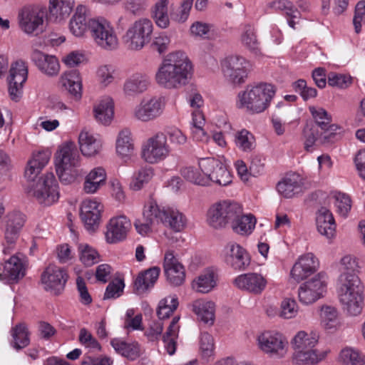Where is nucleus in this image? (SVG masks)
<instances>
[{
  "instance_id": "f257e3e1",
  "label": "nucleus",
  "mask_w": 365,
  "mask_h": 365,
  "mask_svg": "<svg viewBox=\"0 0 365 365\" xmlns=\"http://www.w3.org/2000/svg\"><path fill=\"white\" fill-rule=\"evenodd\" d=\"M192 76V65L182 51L168 54L155 73L157 83L166 89H178L187 84Z\"/></svg>"
},
{
  "instance_id": "f03ea898",
  "label": "nucleus",
  "mask_w": 365,
  "mask_h": 365,
  "mask_svg": "<svg viewBox=\"0 0 365 365\" xmlns=\"http://www.w3.org/2000/svg\"><path fill=\"white\" fill-rule=\"evenodd\" d=\"M276 93L274 86L267 83L248 85L237 95V106L255 114L267 110Z\"/></svg>"
},
{
  "instance_id": "7ed1b4c3",
  "label": "nucleus",
  "mask_w": 365,
  "mask_h": 365,
  "mask_svg": "<svg viewBox=\"0 0 365 365\" xmlns=\"http://www.w3.org/2000/svg\"><path fill=\"white\" fill-rule=\"evenodd\" d=\"M319 334L317 331L309 332L299 331L293 337L291 344L295 354L294 359L297 364L315 365L326 359L329 350H319L314 347L319 342Z\"/></svg>"
},
{
  "instance_id": "20e7f679",
  "label": "nucleus",
  "mask_w": 365,
  "mask_h": 365,
  "mask_svg": "<svg viewBox=\"0 0 365 365\" xmlns=\"http://www.w3.org/2000/svg\"><path fill=\"white\" fill-rule=\"evenodd\" d=\"M242 213V206L231 200H222L210 206L207 214L208 225L222 229L232 222Z\"/></svg>"
},
{
  "instance_id": "39448f33",
  "label": "nucleus",
  "mask_w": 365,
  "mask_h": 365,
  "mask_svg": "<svg viewBox=\"0 0 365 365\" xmlns=\"http://www.w3.org/2000/svg\"><path fill=\"white\" fill-rule=\"evenodd\" d=\"M34 181V180H33ZM29 195L34 197L38 203L49 206L57 202L59 197L58 183L53 173H47L33 182L27 190Z\"/></svg>"
},
{
  "instance_id": "423d86ee",
  "label": "nucleus",
  "mask_w": 365,
  "mask_h": 365,
  "mask_svg": "<svg viewBox=\"0 0 365 365\" xmlns=\"http://www.w3.org/2000/svg\"><path fill=\"white\" fill-rule=\"evenodd\" d=\"M153 23L147 18L135 21L127 29L123 39L128 49L139 51L148 43L153 33Z\"/></svg>"
},
{
  "instance_id": "0eeeda50",
  "label": "nucleus",
  "mask_w": 365,
  "mask_h": 365,
  "mask_svg": "<svg viewBox=\"0 0 365 365\" xmlns=\"http://www.w3.org/2000/svg\"><path fill=\"white\" fill-rule=\"evenodd\" d=\"M166 107V99L162 96L145 97L132 110V116L143 123L153 121L161 117Z\"/></svg>"
},
{
  "instance_id": "6e6552de",
  "label": "nucleus",
  "mask_w": 365,
  "mask_h": 365,
  "mask_svg": "<svg viewBox=\"0 0 365 365\" xmlns=\"http://www.w3.org/2000/svg\"><path fill=\"white\" fill-rule=\"evenodd\" d=\"M47 9L41 6H28L19 13V22L21 29L27 34L38 35L43 31L44 19Z\"/></svg>"
},
{
  "instance_id": "1a4fd4ad",
  "label": "nucleus",
  "mask_w": 365,
  "mask_h": 365,
  "mask_svg": "<svg viewBox=\"0 0 365 365\" xmlns=\"http://www.w3.org/2000/svg\"><path fill=\"white\" fill-rule=\"evenodd\" d=\"M89 31L96 43L106 50H114L118 46L117 36L110 24L103 18L90 21Z\"/></svg>"
},
{
  "instance_id": "9d476101",
  "label": "nucleus",
  "mask_w": 365,
  "mask_h": 365,
  "mask_svg": "<svg viewBox=\"0 0 365 365\" xmlns=\"http://www.w3.org/2000/svg\"><path fill=\"white\" fill-rule=\"evenodd\" d=\"M170 152L167 135L164 133L158 132L143 144L142 157L148 163H156L165 159Z\"/></svg>"
},
{
  "instance_id": "9b49d317",
  "label": "nucleus",
  "mask_w": 365,
  "mask_h": 365,
  "mask_svg": "<svg viewBox=\"0 0 365 365\" xmlns=\"http://www.w3.org/2000/svg\"><path fill=\"white\" fill-rule=\"evenodd\" d=\"M327 277L320 272L302 283L298 288V298L303 304H311L322 298L326 292Z\"/></svg>"
},
{
  "instance_id": "f8f14e48",
  "label": "nucleus",
  "mask_w": 365,
  "mask_h": 365,
  "mask_svg": "<svg viewBox=\"0 0 365 365\" xmlns=\"http://www.w3.org/2000/svg\"><path fill=\"white\" fill-rule=\"evenodd\" d=\"M68 277L65 268L49 264L41 275V282L46 292L58 295L64 290Z\"/></svg>"
},
{
  "instance_id": "ddd939ff",
  "label": "nucleus",
  "mask_w": 365,
  "mask_h": 365,
  "mask_svg": "<svg viewBox=\"0 0 365 365\" xmlns=\"http://www.w3.org/2000/svg\"><path fill=\"white\" fill-rule=\"evenodd\" d=\"M199 168L207 178V185L213 182L220 186H226L232 182V175L226 167L218 160L211 158L199 161Z\"/></svg>"
},
{
  "instance_id": "4468645a",
  "label": "nucleus",
  "mask_w": 365,
  "mask_h": 365,
  "mask_svg": "<svg viewBox=\"0 0 365 365\" xmlns=\"http://www.w3.org/2000/svg\"><path fill=\"white\" fill-rule=\"evenodd\" d=\"M248 63L240 56H230L222 63V69L226 80L232 85L245 83L247 77Z\"/></svg>"
},
{
  "instance_id": "2eb2a0df",
  "label": "nucleus",
  "mask_w": 365,
  "mask_h": 365,
  "mask_svg": "<svg viewBox=\"0 0 365 365\" xmlns=\"http://www.w3.org/2000/svg\"><path fill=\"white\" fill-rule=\"evenodd\" d=\"M25 222L26 216L20 212H13L7 215L4 233L3 251H9L17 248L16 244Z\"/></svg>"
},
{
  "instance_id": "dca6fc26",
  "label": "nucleus",
  "mask_w": 365,
  "mask_h": 365,
  "mask_svg": "<svg viewBox=\"0 0 365 365\" xmlns=\"http://www.w3.org/2000/svg\"><path fill=\"white\" fill-rule=\"evenodd\" d=\"M27 76V66L23 61H16L11 65L7 81L9 96L13 101H18L20 99Z\"/></svg>"
},
{
  "instance_id": "f3484780",
  "label": "nucleus",
  "mask_w": 365,
  "mask_h": 365,
  "mask_svg": "<svg viewBox=\"0 0 365 365\" xmlns=\"http://www.w3.org/2000/svg\"><path fill=\"white\" fill-rule=\"evenodd\" d=\"M130 220L125 215L111 218L106 226V241L108 244H117L124 241L131 230Z\"/></svg>"
},
{
  "instance_id": "a211bd4d",
  "label": "nucleus",
  "mask_w": 365,
  "mask_h": 365,
  "mask_svg": "<svg viewBox=\"0 0 365 365\" xmlns=\"http://www.w3.org/2000/svg\"><path fill=\"white\" fill-rule=\"evenodd\" d=\"M163 268L169 284L173 287L182 285L185 280V270L173 252H166Z\"/></svg>"
},
{
  "instance_id": "6ab92c4d",
  "label": "nucleus",
  "mask_w": 365,
  "mask_h": 365,
  "mask_svg": "<svg viewBox=\"0 0 365 365\" xmlns=\"http://www.w3.org/2000/svg\"><path fill=\"white\" fill-rule=\"evenodd\" d=\"M158 222L170 227L175 232L182 231L186 226L187 219L178 210L170 207H162L156 203Z\"/></svg>"
},
{
  "instance_id": "aec40b11",
  "label": "nucleus",
  "mask_w": 365,
  "mask_h": 365,
  "mask_svg": "<svg viewBox=\"0 0 365 365\" xmlns=\"http://www.w3.org/2000/svg\"><path fill=\"white\" fill-rule=\"evenodd\" d=\"M319 259L313 252L302 255L291 270V277L297 282H300L314 272L319 267Z\"/></svg>"
},
{
  "instance_id": "412c9836",
  "label": "nucleus",
  "mask_w": 365,
  "mask_h": 365,
  "mask_svg": "<svg viewBox=\"0 0 365 365\" xmlns=\"http://www.w3.org/2000/svg\"><path fill=\"white\" fill-rule=\"evenodd\" d=\"M26 261L17 255L11 256L5 262L0 281L6 284L17 282L26 273Z\"/></svg>"
},
{
  "instance_id": "4be33fe9",
  "label": "nucleus",
  "mask_w": 365,
  "mask_h": 365,
  "mask_svg": "<svg viewBox=\"0 0 365 365\" xmlns=\"http://www.w3.org/2000/svg\"><path fill=\"white\" fill-rule=\"evenodd\" d=\"M287 344L285 338L279 332L267 331L257 336L259 349L266 354H279Z\"/></svg>"
},
{
  "instance_id": "5701e85b",
  "label": "nucleus",
  "mask_w": 365,
  "mask_h": 365,
  "mask_svg": "<svg viewBox=\"0 0 365 365\" xmlns=\"http://www.w3.org/2000/svg\"><path fill=\"white\" fill-rule=\"evenodd\" d=\"M31 59L38 69L47 76H56L60 71L59 61L53 55L35 49L31 54Z\"/></svg>"
},
{
  "instance_id": "b1692460",
  "label": "nucleus",
  "mask_w": 365,
  "mask_h": 365,
  "mask_svg": "<svg viewBox=\"0 0 365 365\" xmlns=\"http://www.w3.org/2000/svg\"><path fill=\"white\" fill-rule=\"evenodd\" d=\"M80 160L79 152L73 142L63 144L56 153V166L78 168Z\"/></svg>"
},
{
  "instance_id": "393cba45",
  "label": "nucleus",
  "mask_w": 365,
  "mask_h": 365,
  "mask_svg": "<svg viewBox=\"0 0 365 365\" xmlns=\"http://www.w3.org/2000/svg\"><path fill=\"white\" fill-rule=\"evenodd\" d=\"M102 207L101 204L96 200H85L82 202L81 217L88 230L94 231L98 228Z\"/></svg>"
},
{
  "instance_id": "a878e982",
  "label": "nucleus",
  "mask_w": 365,
  "mask_h": 365,
  "mask_svg": "<svg viewBox=\"0 0 365 365\" xmlns=\"http://www.w3.org/2000/svg\"><path fill=\"white\" fill-rule=\"evenodd\" d=\"M267 283L266 279L257 273L242 274L234 279V284L237 288L255 294L262 293Z\"/></svg>"
},
{
  "instance_id": "bb28decb",
  "label": "nucleus",
  "mask_w": 365,
  "mask_h": 365,
  "mask_svg": "<svg viewBox=\"0 0 365 365\" xmlns=\"http://www.w3.org/2000/svg\"><path fill=\"white\" fill-rule=\"evenodd\" d=\"M88 10L83 5H78L69 22V30L76 37L83 36L89 30Z\"/></svg>"
},
{
  "instance_id": "cd10ccee",
  "label": "nucleus",
  "mask_w": 365,
  "mask_h": 365,
  "mask_svg": "<svg viewBox=\"0 0 365 365\" xmlns=\"http://www.w3.org/2000/svg\"><path fill=\"white\" fill-rule=\"evenodd\" d=\"M343 312L351 317L361 314L364 307L362 292L338 294Z\"/></svg>"
},
{
  "instance_id": "c85d7f7f",
  "label": "nucleus",
  "mask_w": 365,
  "mask_h": 365,
  "mask_svg": "<svg viewBox=\"0 0 365 365\" xmlns=\"http://www.w3.org/2000/svg\"><path fill=\"white\" fill-rule=\"evenodd\" d=\"M158 217L156 202L151 199L144 206L143 217L135 221L134 226L135 230L141 235L148 234L151 231L154 222H158Z\"/></svg>"
},
{
  "instance_id": "c756f323",
  "label": "nucleus",
  "mask_w": 365,
  "mask_h": 365,
  "mask_svg": "<svg viewBox=\"0 0 365 365\" xmlns=\"http://www.w3.org/2000/svg\"><path fill=\"white\" fill-rule=\"evenodd\" d=\"M160 269L158 267H153L140 272L134 281V290L138 294L145 293L152 288L157 282Z\"/></svg>"
},
{
  "instance_id": "7c9ffc66",
  "label": "nucleus",
  "mask_w": 365,
  "mask_h": 365,
  "mask_svg": "<svg viewBox=\"0 0 365 365\" xmlns=\"http://www.w3.org/2000/svg\"><path fill=\"white\" fill-rule=\"evenodd\" d=\"M150 85V78L144 73H135L128 78L123 85L126 96H135L144 93Z\"/></svg>"
},
{
  "instance_id": "2f4dec72",
  "label": "nucleus",
  "mask_w": 365,
  "mask_h": 365,
  "mask_svg": "<svg viewBox=\"0 0 365 365\" xmlns=\"http://www.w3.org/2000/svg\"><path fill=\"white\" fill-rule=\"evenodd\" d=\"M317 227L318 232L327 238L335 234L336 225L332 213L327 207H321L317 214Z\"/></svg>"
},
{
  "instance_id": "473e14b6",
  "label": "nucleus",
  "mask_w": 365,
  "mask_h": 365,
  "mask_svg": "<svg viewBox=\"0 0 365 365\" xmlns=\"http://www.w3.org/2000/svg\"><path fill=\"white\" fill-rule=\"evenodd\" d=\"M361 280L356 273L342 272L336 282L337 294L362 292Z\"/></svg>"
},
{
  "instance_id": "72a5a7b5",
  "label": "nucleus",
  "mask_w": 365,
  "mask_h": 365,
  "mask_svg": "<svg viewBox=\"0 0 365 365\" xmlns=\"http://www.w3.org/2000/svg\"><path fill=\"white\" fill-rule=\"evenodd\" d=\"M114 350L129 360L134 361L141 354L140 344L137 341L126 342L120 338H114L110 341Z\"/></svg>"
},
{
  "instance_id": "f704fd0d",
  "label": "nucleus",
  "mask_w": 365,
  "mask_h": 365,
  "mask_svg": "<svg viewBox=\"0 0 365 365\" xmlns=\"http://www.w3.org/2000/svg\"><path fill=\"white\" fill-rule=\"evenodd\" d=\"M96 121L102 125H109L114 115V103L112 98L106 97L101 99L93 108Z\"/></svg>"
},
{
  "instance_id": "c9c22d12",
  "label": "nucleus",
  "mask_w": 365,
  "mask_h": 365,
  "mask_svg": "<svg viewBox=\"0 0 365 365\" xmlns=\"http://www.w3.org/2000/svg\"><path fill=\"white\" fill-rule=\"evenodd\" d=\"M302 179L297 174H292L285 177L277 185L278 192L286 198H291L302 189Z\"/></svg>"
},
{
  "instance_id": "e433bc0d",
  "label": "nucleus",
  "mask_w": 365,
  "mask_h": 365,
  "mask_svg": "<svg viewBox=\"0 0 365 365\" xmlns=\"http://www.w3.org/2000/svg\"><path fill=\"white\" fill-rule=\"evenodd\" d=\"M74 3V0H49L48 18L58 21L68 16Z\"/></svg>"
},
{
  "instance_id": "4c0bfd02",
  "label": "nucleus",
  "mask_w": 365,
  "mask_h": 365,
  "mask_svg": "<svg viewBox=\"0 0 365 365\" xmlns=\"http://www.w3.org/2000/svg\"><path fill=\"white\" fill-rule=\"evenodd\" d=\"M106 179V173L103 168L93 169L86 177L83 190L88 194L95 193L105 184Z\"/></svg>"
},
{
  "instance_id": "58836bf2",
  "label": "nucleus",
  "mask_w": 365,
  "mask_h": 365,
  "mask_svg": "<svg viewBox=\"0 0 365 365\" xmlns=\"http://www.w3.org/2000/svg\"><path fill=\"white\" fill-rule=\"evenodd\" d=\"M63 87L76 99L81 97V78L76 69L66 71L61 77Z\"/></svg>"
},
{
  "instance_id": "ea45409f",
  "label": "nucleus",
  "mask_w": 365,
  "mask_h": 365,
  "mask_svg": "<svg viewBox=\"0 0 365 365\" xmlns=\"http://www.w3.org/2000/svg\"><path fill=\"white\" fill-rule=\"evenodd\" d=\"M192 311L205 324H213L215 321V304L210 301L198 299L192 304Z\"/></svg>"
},
{
  "instance_id": "a19ab883",
  "label": "nucleus",
  "mask_w": 365,
  "mask_h": 365,
  "mask_svg": "<svg viewBox=\"0 0 365 365\" xmlns=\"http://www.w3.org/2000/svg\"><path fill=\"white\" fill-rule=\"evenodd\" d=\"M49 159L50 154L48 152L42 151L34 154L32 159L28 163L25 170V177L29 180H34L48 163Z\"/></svg>"
},
{
  "instance_id": "79ce46f5",
  "label": "nucleus",
  "mask_w": 365,
  "mask_h": 365,
  "mask_svg": "<svg viewBox=\"0 0 365 365\" xmlns=\"http://www.w3.org/2000/svg\"><path fill=\"white\" fill-rule=\"evenodd\" d=\"M257 220L252 214L244 215L242 213L231 223L232 230L242 236L250 235L255 227Z\"/></svg>"
},
{
  "instance_id": "37998d69",
  "label": "nucleus",
  "mask_w": 365,
  "mask_h": 365,
  "mask_svg": "<svg viewBox=\"0 0 365 365\" xmlns=\"http://www.w3.org/2000/svg\"><path fill=\"white\" fill-rule=\"evenodd\" d=\"M78 141L82 154L87 156L96 155L102 147L100 139L96 138L92 134L85 130L80 133Z\"/></svg>"
},
{
  "instance_id": "c03bdc74",
  "label": "nucleus",
  "mask_w": 365,
  "mask_h": 365,
  "mask_svg": "<svg viewBox=\"0 0 365 365\" xmlns=\"http://www.w3.org/2000/svg\"><path fill=\"white\" fill-rule=\"evenodd\" d=\"M11 346L16 350L26 347L30 344V332L25 323H19L11 328Z\"/></svg>"
},
{
  "instance_id": "a18cd8bd",
  "label": "nucleus",
  "mask_w": 365,
  "mask_h": 365,
  "mask_svg": "<svg viewBox=\"0 0 365 365\" xmlns=\"http://www.w3.org/2000/svg\"><path fill=\"white\" fill-rule=\"evenodd\" d=\"M115 148L118 155L121 158L130 157L133 154L134 144L130 130L125 128L118 133Z\"/></svg>"
},
{
  "instance_id": "49530a36",
  "label": "nucleus",
  "mask_w": 365,
  "mask_h": 365,
  "mask_svg": "<svg viewBox=\"0 0 365 365\" xmlns=\"http://www.w3.org/2000/svg\"><path fill=\"white\" fill-rule=\"evenodd\" d=\"M179 319V317L173 318L166 332L162 337L165 347L170 355L174 354L176 350V339L178 337L180 329L178 325Z\"/></svg>"
},
{
  "instance_id": "de8ad7c7",
  "label": "nucleus",
  "mask_w": 365,
  "mask_h": 365,
  "mask_svg": "<svg viewBox=\"0 0 365 365\" xmlns=\"http://www.w3.org/2000/svg\"><path fill=\"white\" fill-rule=\"evenodd\" d=\"M223 258L227 265L238 271L246 269L251 260L248 252H226Z\"/></svg>"
},
{
  "instance_id": "09e8293b",
  "label": "nucleus",
  "mask_w": 365,
  "mask_h": 365,
  "mask_svg": "<svg viewBox=\"0 0 365 365\" xmlns=\"http://www.w3.org/2000/svg\"><path fill=\"white\" fill-rule=\"evenodd\" d=\"M216 285V276L212 270L208 269L200 274L192 282V288L197 292L207 293Z\"/></svg>"
},
{
  "instance_id": "8fccbe9b",
  "label": "nucleus",
  "mask_w": 365,
  "mask_h": 365,
  "mask_svg": "<svg viewBox=\"0 0 365 365\" xmlns=\"http://www.w3.org/2000/svg\"><path fill=\"white\" fill-rule=\"evenodd\" d=\"M154 176V170L151 167H144L135 172L130 182V188L134 191L141 190Z\"/></svg>"
},
{
  "instance_id": "3c124183",
  "label": "nucleus",
  "mask_w": 365,
  "mask_h": 365,
  "mask_svg": "<svg viewBox=\"0 0 365 365\" xmlns=\"http://www.w3.org/2000/svg\"><path fill=\"white\" fill-rule=\"evenodd\" d=\"M321 323L327 330L336 329L339 325L338 312L331 306H323L321 309Z\"/></svg>"
},
{
  "instance_id": "603ef678",
  "label": "nucleus",
  "mask_w": 365,
  "mask_h": 365,
  "mask_svg": "<svg viewBox=\"0 0 365 365\" xmlns=\"http://www.w3.org/2000/svg\"><path fill=\"white\" fill-rule=\"evenodd\" d=\"M339 362L341 365H364L365 360L359 350L345 347L339 354Z\"/></svg>"
},
{
  "instance_id": "864d4df0",
  "label": "nucleus",
  "mask_w": 365,
  "mask_h": 365,
  "mask_svg": "<svg viewBox=\"0 0 365 365\" xmlns=\"http://www.w3.org/2000/svg\"><path fill=\"white\" fill-rule=\"evenodd\" d=\"M179 304L178 297L174 296H168L162 299L158 306L157 315L159 319H165L170 317V316L178 308Z\"/></svg>"
},
{
  "instance_id": "5fc2aeb1",
  "label": "nucleus",
  "mask_w": 365,
  "mask_h": 365,
  "mask_svg": "<svg viewBox=\"0 0 365 365\" xmlns=\"http://www.w3.org/2000/svg\"><path fill=\"white\" fill-rule=\"evenodd\" d=\"M168 0H160L154 6L153 18L156 24L163 29L167 28L170 24L169 16L168 14Z\"/></svg>"
},
{
  "instance_id": "6e6d98bb",
  "label": "nucleus",
  "mask_w": 365,
  "mask_h": 365,
  "mask_svg": "<svg viewBox=\"0 0 365 365\" xmlns=\"http://www.w3.org/2000/svg\"><path fill=\"white\" fill-rule=\"evenodd\" d=\"M309 110L315 120V123L314 124L317 125L318 128H319L322 130L327 131L333 126L331 125V116L324 108H317L314 106H310Z\"/></svg>"
},
{
  "instance_id": "4d7b16f0",
  "label": "nucleus",
  "mask_w": 365,
  "mask_h": 365,
  "mask_svg": "<svg viewBox=\"0 0 365 365\" xmlns=\"http://www.w3.org/2000/svg\"><path fill=\"white\" fill-rule=\"evenodd\" d=\"M194 0H182L180 6L178 11H175L176 7L174 4L170 6V18L178 22H185L189 16Z\"/></svg>"
},
{
  "instance_id": "13d9d810",
  "label": "nucleus",
  "mask_w": 365,
  "mask_h": 365,
  "mask_svg": "<svg viewBox=\"0 0 365 365\" xmlns=\"http://www.w3.org/2000/svg\"><path fill=\"white\" fill-rule=\"evenodd\" d=\"M180 173L187 181L199 185H207V178H205L204 173L201 174L199 170L194 167L189 166L183 168Z\"/></svg>"
},
{
  "instance_id": "bf43d9fd",
  "label": "nucleus",
  "mask_w": 365,
  "mask_h": 365,
  "mask_svg": "<svg viewBox=\"0 0 365 365\" xmlns=\"http://www.w3.org/2000/svg\"><path fill=\"white\" fill-rule=\"evenodd\" d=\"M242 43L249 50L257 52L258 51L259 43L257 39L254 28L250 25L246 26L241 35Z\"/></svg>"
},
{
  "instance_id": "052dcab7",
  "label": "nucleus",
  "mask_w": 365,
  "mask_h": 365,
  "mask_svg": "<svg viewBox=\"0 0 365 365\" xmlns=\"http://www.w3.org/2000/svg\"><path fill=\"white\" fill-rule=\"evenodd\" d=\"M339 266L341 273L351 272L357 274L361 268L358 258L351 254L344 255L340 259Z\"/></svg>"
},
{
  "instance_id": "680f3d73",
  "label": "nucleus",
  "mask_w": 365,
  "mask_h": 365,
  "mask_svg": "<svg viewBox=\"0 0 365 365\" xmlns=\"http://www.w3.org/2000/svg\"><path fill=\"white\" fill-rule=\"evenodd\" d=\"M56 173L60 181L64 185H69L75 182L77 177L81 174L78 168H64L56 166Z\"/></svg>"
},
{
  "instance_id": "e2e57ef3",
  "label": "nucleus",
  "mask_w": 365,
  "mask_h": 365,
  "mask_svg": "<svg viewBox=\"0 0 365 365\" xmlns=\"http://www.w3.org/2000/svg\"><path fill=\"white\" fill-rule=\"evenodd\" d=\"M298 312V305L294 299L285 298L280 305L279 317L283 319H292Z\"/></svg>"
},
{
  "instance_id": "0e129e2a",
  "label": "nucleus",
  "mask_w": 365,
  "mask_h": 365,
  "mask_svg": "<svg viewBox=\"0 0 365 365\" xmlns=\"http://www.w3.org/2000/svg\"><path fill=\"white\" fill-rule=\"evenodd\" d=\"M303 134L305 138L304 148L307 151H311L312 147L314 145L316 140L322 135L319 131V128L314 123H307L304 128Z\"/></svg>"
},
{
  "instance_id": "69168bd1",
  "label": "nucleus",
  "mask_w": 365,
  "mask_h": 365,
  "mask_svg": "<svg viewBox=\"0 0 365 365\" xmlns=\"http://www.w3.org/2000/svg\"><path fill=\"white\" fill-rule=\"evenodd\" d=\"M334 198L338 213L343 217H346L351 207L350 197L345 193L339 192L334 194Z\"/></svg>"
},
{
  "instance_id": "338daca9",
  "label": "nucleus",
  "mask_w": 365,
  "mask_h": 365,
  "mask_svg": "<svg viewBox=\"0 0 365 365\" xmlns=\"http://www.w3.org/2000/svg\"><path fill=\"white\" fill-rule=\"evenodd\" d=\"M327 82L330 86L346 88L352 83V78L345 74L331 72L328 74Z\"/></svg>"
},
{
  "instance_id": "774afa93",
  "label": "nucleus",
  "mask_w": 365,
  "mask_h": 365,
  "mask_svg": "<svg viewBox=\"0 0 365 365\" xmlns=\"http://www.w3.org/2000/svg\"><path fill=\"white\" fill-rule=\"evenodd\" d=\"M235 142L243 151H250L253 148V136L246 130H242L237 133Z\"/></svg>"
}]
</instances>
